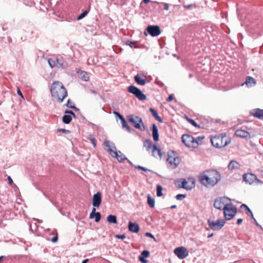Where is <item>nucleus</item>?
I'll list each match as a JSON object with an SVG mask.
<instances>
[{
    "mask_svg": "<svg viewBox=\"0 0 263 263\" xmlns=\"http://www.w3.org/2000/svg\"><path fill=\"white\" fill-rule=\"evenodd\" d=\"M48 62L51 68L57 67L56 58L48 59Z\"/></svg>",
    "mask_w": 263,
    "mask_h": 263,
    "instance_id": "obj_33",
    "label": "nucleus"
},
{
    "mask_svg": "<svg viewBox=\"0 0 263 263\" xmlns=\"http://www.w3.org/2000/svg\"><path fill=\"white\" fill-rule=\"evenodd\" d=\"M143 146L145 148L146 151L155 158H159L161 159L163 153L157 144H153V142L149 139H146L143 142Z\"/></svg>",
    "mask_w": 263,
    "mask_h": 263,
    "instance_id": "obj_3",
    "label": "nucleus"
},
{
    "mask_svg": "<svg viewBox=\"0 0 263 263\" xmlns=\"http://www.w3.org/2000/svg\"><path fill=\"white\" fill-rule=\"evenodd\" d=\"M8 182H9V183L10 185H15V184H14L13 181L10 176L8 177Z\"/></svg>",
    "mask_w": 263,
    "mask_h": 263,
    "instance_id": "obj_52",
    "label": "nucleus"
},
{
    "mask_svg": "<svg viewBox=\"0 0 263 263\" xmlns=\"http://www.w3.org/2000/svg\"><path fill=\"white\" fill-rule=\"evenodd\" d=\"M77 73L79 75V78L84 81H88L89 80V77L87 74V73L83 70H79L77 71Z\"/></svg>",
    "mask_w": 263,
    "mask_h": 263,
    "instance_id": "obj_23",
    "label": "nucleus"
},
{
    "mask_svg": "<svg viewBox=\"0 0 263 263\" xmlns=\"http://www.w3.org/2000/svg\"><path fill=\"white\" fill-rule=\"evenodd\" d=\"M186 197L185 194H178L176 196V199L178 200H182Z\"/></svg>",
    "mask_w": 263,
    "mask_h": 263,
    "instance_id": "obj_42",
    "label": "nucleus"
},
{
    "mask_svg": "<svg viewBox=\"0 0 263 263\" xmlns=\"http://www.w3.org/2000/svg\"><path fill=\"white\" fill-rule=\"evenodd\" d=\"M102 201L101 194L100 192H97L96 194L93 195L92 205L94 207H99L101 204Z\"/></svg>",
    "mask_w": 263,
    "mask_h": 263,
    "instance_id": "obj_17",
    "label": "nucleus"
},
{
    "mask_svg": "<svg viewBox=\"0 0 263 263\" xmlns=\"http://www.w3.org/2000/svg\"><path fill=\"white\" fill-rule=\"evenodd\" d=\"M139 260L142 263H147V260L146 259H145L144 257H142L141 256L139 257Z\"/></svg>",
    "mask_w": 263,
    "mask_h": 263,
    "instance_id": "obj_55",
    "label": "nucleus"
},
{
    "mask_svg": "<svg viewBox=\"0 0 263 263\" xmlns=\"http://www.w3.org/2000/svg\"><path fill=\"white\" fill-rule=\"evenodd\" d=\"M152 136L155 141H158L159 139L158 129L155 123L152 125Z\"/></svg>",
    "mask_w": 263,
    "mask_h": 263,
    "instance_id": "obj_22",
    "label": "nucleus"
},
{
    "mask_svg": "<svg viewBox=\"0 0 263 263\" xmlns=\"http://www.w3.org/2000/svg\"><path fill=\"white\" fill-rule=\"evenodd\" d=\"M212 145L216 148H221L226 146L230 142L226 134L215 136L211 138Z\"/></svg>",
    "mask_w": 263,
    "mask_h": 263,
    "instance_id": "obj_4",
    "label": "nucleus"
},
{
    "mask_svg": "<svg viewBox=\"0 0 263 263\" xmlns=\"http://www.w3.org/2000/svg\"><path fill=\"white\" fill-rule=\"evenodd\" d=\"M96 213H92L91 212L90 215H89V218L90 219L93 218L95 217V216L96 215Z\"/></svg>",
    "mask_w": 263,
    "mask_h": 263,
    "instance_id": "obj_59",
    "label": "nucleus"
},
{
    "mask_svg": "<svg viewBox=\"0 0 263 263\" xmlns=\"http://www.w3.org/2000/svg\"><path fill=\"white\" fill-rule=\"evenodd\" d=\"M199 180L205 187H213L221 180V175L216 170H206L199 175Z\"/></svg>",
    "mask_w": 263,
    "mask_h": 263,
    "instance_id": "obj_1",
    "label": "nucleus"
},
{
    "mask_svg": "<svg viewBox=\"0 0 263 263\" xmlns=\"http://www.w3.org/2000/svg\"><path fill=\"white\" fill-rule=\"evenodd\" d=\"M137 42H134L130 40H127L125 42V44L127 46H129L131 48H138V47L135 45Z\"/></svg>",
    "mask_w": 263,
    "mask_h": 263,
    "instance_id": "obj_34",
    "label": "nucleus"
},
{
    "mask_svg": "<svg viewBox=\"0 0 263 263\" xmlns=\"http://www.w3.org/2000/svg\"><path fill=\"white\" fill-rule=\"evenodd\" d=\"M116 237L119 239H124V238H126V235L125 234H118L116 235Z\"/></svg>",
    "mask_w": 263,
    "mask_h": 263,
    "instance_id": "obj_50",
    "label": "nucleus"
},
{
    "mask_svg": "<svg viewBox=\"0 0 263 263\" xmlns=\"http://www.w3.org/2000/svg\"><path fill=\"white\" fill-rule=\"evenodd\" d=\"M127 118L129 122L136 128L140 129L141 131L144 130V125L141 117L133 115H130L127 117Z\"/></svg>",
    "mask_w": 263,
    "mask_h": 263,
    "instance_id": "obj_7",
    "label": "nucleus"
},
{
    "mask_svg": "<svg viewBox=\"0 0 263 263\" xmlns=\"http://www.w3.org/2000/svg\"><path fill=\"white\" fill-rule=\"evenodd\" d=\"M181 140L182 143L188 147L195 148L198 146V144L197 142H196V139L190 135H183L181 137Z\"/></svg>",
    "mask_w": 263,
    "mask_h": 263,
    "instance_id": "obj_9",
    "label": "nucleus"
},
{
    "mask_svg": "<svg viewBox=\"0 0 263 263\" xmlns=\"http://www.w3.org/2000/svg\"><path fill=\"white\" fill-rule=\"evenodd\" d=\"M147 203L150 208H154L155 204L154 198H152L149 194L147 195Z\"/></svg>",
    "mask_w": 263,
    "mask_h": 263,
    "instance_id": "obj_32",
    "label": "nucleus"
},
{
    "mask_svg": "<svg viewBox=\"0 0 263 263\" xmlns=\"http://www.w3.org/2000/svg\"><path fill=\"white\" fill-rule=\"evenodd\" d=\"M174 99V97L173 96V95H170L168 98L166 99V101L167 102H171L172 101V100H173Z\"/></svg>",
    "mask_w": 263,
    "mask_h": 263,
    "instance_id": "obj_54",
    "label": "nucleus"
},
{
    "mask_svg": "<svg viewBox=\"0 0 263 263\" xmlns=\"http://www.w3.org/2000/svg\"><path fill=\"white\" fill-rule=\"evenodd\" d=\"M143 2L145 4H147V3H148L150 2V0H143Z\"/></svg>",
    "mask_w": 263,
    "mask_h": 263,
    "instance_id": "obj_63",
    "label": "nucleus"
},
{
    "mask_svg": "<svg viewBox=\"0 0 263 263\" xmlns=\"http://www.w3.org/2000/svg\"><path fill=\"white\" fill-rule=\"evenodd\" d=\"M89 139L90 140V141L91 142L93 147H96V139L94 138V137H91L90 138H89Z\"/></svg>",
    "mask_w": 263,
    "mask_h": 263,
    "instance_id": "obj_47",
    "label": "nucleus"
},
{
    "mask_svg": "<svg viewBox=\"0 0 263 263\" xmlns=\"http://www.w3.org/2000/svg\"><path fill=\"white\" fill-rule=\"evenodd\" d=\"M92 93H93V94H98V92L93 90V89H90V90H89Z\"/></svg>",
    "mask_w": 263,
    "mask_h": 263,
    "instance_id": "obj_60",
    "label": "nucleus"
},
{
    "mask_svg": "<svg viewBox=\"0 0 263 263\" xmlns=\"http://www.w3.org/2000/svg\"><path fill=\"white\" fill-rule=\"evenodd\" d=\"M88 13V11L85 10L82 13H81L77 17L78 20H80L84 18Z\"/></svg>",
    "mask_w": 263,
    "mask_h": 263,
    "instance_id": "obj_38",
    "label": "nucleus"
},
{
    "mask_svg": "<svg viewBox=\"0 0 263 263\" xmlns=\"http://www.w3.org/2000/svg\"><path fill=\"white\" fill-rule=\"evenodd\" d=\"M164 9L165 10H168V9H169V4H167V3H165L164 4Z\"/></svg>",
    "mask_w": 263,
    "mask_h": 263,
    "instance_id": "obj_57",
    "label": "nucleus"
},
{
    "mask_svg": "<svg viewBox=\"0 0 263 263\" xmlns=\"http://www.w3.org/2000/svg\"><path fill=\"white\" fill-rule=\"evenodd\" d=\"M72 120V117L70 115H64L62 117V121L64 123L68 124L70 123Z\"/></svg>",
    "mask_w": 263,
    "mask_h": 263,
    "instance_id": "obj_31",
    "label": "nucleus"
},
{
    "mask_svg": "<svg viewBox=\"0 0 263 263\" xmlns=\"http://www.w3.org/2000/svg\"><path fill=\"white\" fill-rule=\"evenodd\" d=\"M127 90L129 92L134 95L140 101L146 99V95L139 88L134 85H130Z\"/></svg>",
    "mask_w": 263,
    "mask_h": 263,
    "instance_id": "obj_10",
    "label": "nucleus"
},
{
    "mask_svg": "<svg viewBox=\"0 0 263 263\" xmlns=\"http://www.w3.org/2000/svg\"><path fill=\"white\" fill-rule=\"evenodd\" d=\"M94 218H95V222H99L101 219V215L100 213L98 212H97Z\"/></svg>",
    "mask_w": 263,
    "mask_h": 263,
    "instance_id": "obj_41",
    "label": "nucleus"
},
{
    "mask_svg": "<svg viewBox=\"0 0 263 263\" xmlns=\"http://www.w3.org/2000/svg\"><path fill=\"white\" fill-rule=\"evenodd\" d=\"M167 162L170 164L173 168H175L180 163V159L177 156V154L173 151L167 152Z\"/></svg>",
    "mask_w": 263,
    "mask_h": 263,
    "instance_id": "obj_8",
    "label": "nucleus"
},
{
    "mask_svg": "<svg viewBox=\"0 0 263 263\" xmlns=\"http://www.w3.org/2000/svg\"><path fill=\"white\" fill-rule=\"evenodd\" d=\"M147 32L152 36H157L161 33V30L158 25H149L146 28Z\"/></svg>",
    "mask_w": 263,
    "mask_h": 263,
    "instance_id": "obj_14",
    "label": "nucleus"
},
{
    "mask_svg": "<svg viewBox=\"0 0 263 263\" xmlns=\"http://www.w3.org/2000/svg\"><path fill=\"white\" fill-rule=\"evenodd\" d=\"M256 80L254 78L250 76H248L246 78L245 83L248 86V87H251L253 85L256 84Z\"/></svg>",
    "mask_w": 263,
    "mask_h": 263,
    "instance_id": "obj_25",
    "label": "nucleus"
},
{
    "mask_svg": "<svg viewBox=\"0 0 263 263\" xmlns=\"http://www.w3.org/2000/svg\"><path fill=\"white\" fill-rule=\"evenodd\" d=\"M113 114L116 116V117L118 118L120 120L124 118L123 116H122L119 112L116 111H114Z\"/></svg>",
    "mask_w": 263,
    "mask_h": 263,
    "instance_id": "obj_46",
    "label": "nucleus"
},
{
    "mask_svg": "<svg viewBox=\"0 0 263 263\" xmlns=\"http://www.w3.org/2000/svg\"><path fill=\"white\" fill-rule=\"evenodd\" d=\"M104 144L106 147H108V152H109L110 154H111V153H112L114 155H112V156L116 158L119 162H122L126 160L128 161V163L132 164V163L120 151H119L118 152L116 151L112 150L111 148H110V142L109 141H105L104 142ZM112 144L114 145V143H112ZM113 147L115 149V150H116V148L115 146H114Z\"/></svg>",
    "mask_w": 263,
    "mask_h": 263,
    "instance_id": "obj_5",
    "label": "nucleus"
},
{
    "mask_svg": "<svg viewBox=\"0 0 263 263\" xmlns=\"http://www.w3.org/2000/svg\"><path fill=\"white\" fill-rule=\"evenodd\" d=\"M72 102L71 101L70 99L68 100L67 103L66 104V106L72 108L76 110H78V108H77L74 105L72 104Z\"/></svg>",
    "mask_w": 263,
    "mask_h": 263,
    "instance_id": "obj_36",
    "label": "nucleus"
},
{
    "mask_svg": "<svg viewBox=\"0 0 263 263\" xmlns=\"http://www.w3.org/2000/svg\"><path fill=\"white\" fill-rule=\"evenodd\" d=\"M65 113L69 114L68 115H70L71 117L72 116L74 118H76V116L75 114L71 110L66 109L65 111Z\"/></svg>",
    "mask_w": 263,
    "mask_h": 263,
    "instance_id": "obj_44",
    "label": "nucleus"
},
{
    "mask_svg": "<svg viewBox=\"0 0 263 263\" xmlns=\"http://www.w3.org/2000/svg\"><path fill=\"white\" fill-rule=\"evenodd\" d=\"M222 210L225 219L228 220L232 219L237 213L236 207L232 203L225 204Z\"/></svg>",
    "mask_w": 263,
    "mask_h": 263,
    "instance_id": "obj_6",
    "label": "nucleus"
},
{
    "mask_svg": "<svg viewBox=\"0 0 263 263\" xmlns=\"http://www.w3.org/2000/svg\"><path fill=\"white\" fill-rule=\"evenodd\" d=\"M135 82L139 85L143 86L146 84V80L142 79L138 74L136 75L134 77Z\"/></svg>",
    "mask_w": 263,
    "mask_h": 263,
    "instance_id": "obj_28",
    "label": "nucleus"
},
{
    "mask_svg": "<svg viewBox=\"0 0 263 263\" xmlns=\"http://www.w3.org/2000/svg\"><path fill=\"white\" fill-rule=\"evenodd\" d=\"M91 213H97L96 209L95 207L93 206V208H92Z\"/></svg>",
    "mask_w": 263,
    "mask_h": 263,
    "instance_id": "obj_61",
    "label": "nucleus"
},
{
    "mask_svg": "<svg viewBox=\"0 0 263 263\" xmlns=\"http://www.w3.org/2000/svg\"><path fill=\"white\" fill-rule=\"evenodd\" d=\"M149 111L151 112L152 116L159 122L162 123L163 122V119L158 115V112L156 110H155L154 109L152 108H149Z\"/></svg>",
    "mask_w": 263,
    "mask_h": 263,
    "instance_id": "obj_26",
    "label": "nucleus"
},
{
    "mask_svg": "<svg viewBox=\"0 0 263 263\" xmlns=\"http://www.w3.org/2000/svg\"><path fill=\"white\" fill-rule=\"evenodd\" d=\"M187 120L189 121V122L190 123L194 126L196 127H199V125L195 122V120L189 118H187Z\"/></svg>",
    "mask_w": 263,
    "mask_h": 263,
    "instance_id": "obj_39",
    "label": "nucleus"
},
{
    "mask_svg": "<svg viewBox=\"0 0 263 263\" xmlns=\"http://www.w3.org/2000/svg\"><path fill=\"white\" fill-rule=\"evenodd\" d=\"M193 7H195L196 5L195 4H190V5H184V7L186 9H190Z\"/></svg>",
    "mask_w": 263,
    "mask_h": 263,
    "instance_id": "obj_53",
    "label": "nucleus"
},
{
    "mask_svg": "<svg viewBox=\"0 0 263 263\" xmlns=\"http://www.w3.org/2000/svg\"><path fill=\"white\" fill-rule=\"evenodd\" d=\"M162 190L163 187L161 185H157L156 194L158 197H161L163 195Z\"/></svg>",
    "mask_w": 263,
    "mask_h": 263,
    "instance_id": "obj_35",
    "label": "nucleus"
},
{
    "mask_svg": "<svg viewBox=\"0 0 263 263\" xmlns=\"http://www.w3.org/2000/svg\"><path fill=\"white\" fill-rule=\"evenodd\" d=\"M243 180L247 183L251 184L256 181L260 182V180L258 179L256 176L252 173H247L243 175Z\"/></svg>",
    "mask_w": 263,
    "mask_h": 263,
    "instance_id": "obj_15",
    "label": "nucleus"
},
{
    "mask_svg": "<svg viewBox=\"0 0 263 263\" xmlns=\"http://www.w3.org/2000/svg\"><path fill=\"white\" fill-rule=\"evenodd\" d=\"M243 221V219L242 218H239L237 219V224L238 225H239L241 223V222H242Z\"/></svg>",
    "mask_w": 263,
    "mask_h": 263,
    "instance_id": "obj_58",
    "label": "nucleus"
},
{
    "mask_svg": "<svg viewBox=\"0 0 263 263\" xmlns=\"http://www.w3.org/2000/svg\"><path fill=\"white\" fill-rule=\"evenodd\" d=\"M17 93L18 94V95L19 96H20L23 100H24V96L23 95V93H22L20 89L17 87Z\"/></svg>",
    "mask_w": 263,
    "mask_h": 263,
    "instance_id": "obj_51",
    "label": "nucleus"
},
{
    "mask_svg": "<svg viewBox=\"0 0 263 263\" xmlns=\"http://www.w3.org/2000/svg\"><path fill=\"white\" fill-rule=\"evenodd\" d=\"M251 115L259 119H263V109L260 108H255L252 109L250 111Z\"/></svg>",
    "mask_w": 263,
    "mask_h": 263,
    "instance_id": "obj_19",
    "label": "nucleus"
},
{
    "mask_svg": "<svg viewBox=\"0 0 263 263\" xmlns=\"http://www.w3.org/2000/svg\"><path fill=\"white\" fill-rule=\"evenodd\" d=\"M252 219L254 221V222L255 223V224L258 226V227H261V226L258 223V222H257L256 220L255 219V218H254V216H253V217H251Z\"/></svg>",
    "mask_w": 263,
    "mask_h": 263,
    "instance_id": "obj_56",
    "label": "nucleus"
},
{
    "mask_svg": "<svg viewBox=\"0 0 263 263\" xmlns=\"http://www.w3.org/2000/svg\"><path fill=\"white\" fill-rule=\"evenodd\" d=\"M203 137L199 136L197 137V139H196V142H197L198 146L199 145L201 144L202 142V140L203 139Z\"/></svg>",
    "mask_w": 263,
    "mask_h": 263,
    "instance_id": "obj_45",
    "label": "nucleus"
},
{
    "mask_svg": "<svg viewBox=\"0 0 263 263\" xmlns=\"http://www.w3.org/2000/svg\"><path fill=\"white\" fill-rule=\"evenodd\" d=\"M58 131L59 132H62V133H67V134H69L70 132V130H69L68 129H63V128H58Z\"/></svg>",
    "mask_w": 263,
    "mask_h": 263,
    "instance_id": "obj_48",
    "label": "nucleus"
},
{
    "mask_svg": "<svg viewBox=\"0 0 263 263\" xmlns=\"http://www.w3.org/2000/svg\"><path fill=\"white\" fill-rule=\"evenodd\" d=\"M89 259H84V260H83V261L82 262V263H87Z\"/></svg>",
    "mask_w": 263,
    "mask_h": 263,
    "instance_id": "obj_62",
    "label": "nucleus"
},
{
    "mask_svg": "<svg viewBox=\"0 0 263 263\" xmlns=\"http://www.w3.org/2000/svg\"><path fill=\"white\" fill-rule=\"evenodd\" d=\"M228 199V198L224 197H219L216 198L214 201V206L218 210L222 209L223 206L226 204V200Z\"/></svg>",
    "mask_w": 263,
    "mask_h": 263,
    "instance_id": "obj_16",
    "label": "nucleus"
},
{
    "mask_svg": "<svg viewBox=\"0 0 263 263\" xmlns=\"http://www.w3.org/2000/svg\"><path fill=\"white\" fill-rule=\"evenodd\" d=\"M135 167L139 170H141L144 172H152L151 170L148 169L145 167L142 166L141 165H136Z\"/></svg>",
    "mask_w": 263,
    "mask_h": 263,
    "instance_id": "obj_40",
    "label": "nucleus"
},
{
    "mask_svg": "<svg viewBox=\"0 0 263 263\" xmlns=\"http://www.w3.org/2000/svg\"><path fill=\"white\" fill-rule=\"evenodd\" d=\"M120 121H121V126H122V127L123 128H125L126 130L129 132V133H130L131 132V128L130 127V126L128 125L126 120L124 118H123L122 119H121V120H120Z\"/></svg>",
    "mask_w": 263,
    "mask_h": 263,
    "instance_id": "obj_27",
    "label": "nucleus"
},
{
    "mask_svg": "<svg viewBox=\"0 0 263 263\" xmlns=\"http://www.w3.org/2000/svg\"><path fill=\"white\" fill-rule=\"evenodd\" d=\"M145 236L146 237H150L152 238L155 241L157 242V240H156V238L155 237L154 235L152 234L150 232H146L145 233Z\"/></svg>",
    "mask_w": 263,
    "mask_h": 263,
    "instance_id": "obj_43",
    "label": "nucleus"
},
{
    "mask_svg": "<svg viewBox=\"0 0 263 263\" xmlns=\"http://www.w3.org/2000/svg\"><path fill=\"white\" fill-rule=\"evenodd\" d=\"M208 225L209 228L213 231H218L220 230L224 225L226 221L224 219H218L215 221L208 220Z\"/></svg>",
    "mask_w": 263,
    "mask_h": 263,
    "instance_id": "obj_11",
    "label": "nucleus"
},
{
    "mask_svg": "<svg viewBox=\"0 0 263 263\" xmlns=\"http://www.w3.org/2000/svg\"><path fill=\"white\" fill-rule=\"evenodd\" d=\"M174 252L180 259H183L189 255V251L184 247H179L175 249Z\"/></svg>",
    "mask_w": 263,
    "mask_h": 263,
    "instance_id": "obj_13",
    "label": "nucleus"
},
{
    "mask_svg": "<svg viewBox=\"0 0 263 263\" xmlns=\"http://www.w3.org/2000/svg\"><path fill=\"white\" fill-rule=\"evenodd\" d=\"M58 239V233H56V235L51 239V242L55 243L57 242Z\"/></svg>",
    "mask_w": 263,
    "mask_h": 263,
    "instance_id": "obj_49",
    "label": "nucleus"
},
{
    "mask_svg": "<svg viewBox=\"0 0 263 263\" xmlns=\"http://www.w3.org/2000/svg\"><path fill=\"white\" fill-rule=\"evenodd\" d=\"M128 230L130 232L133 233H137L140 230V227L139 224L136 222H133L132 221H129L128 223Z\"/></svg>",
    "mask_w": 263,
    "mask_h": 263,
    "instance_id": "obj_20",
    "label": "nucleus"
},
{
    "mask_svg": "<svg viewBox=\"0 0 263 263\" xmlns=\"http://www.w3.org/2000/svg\"><path fill=\"white\" fill-rule=\"evenodd\" d=\"M240 209H245L246 210V214L248 216H251V217H253V214L249 206L246 204H242L240 205Z\"/></svg>",
    "mask_w": 263,
    "mask_h": 263,
    "instance_id": "obj_29",
    "label": "nucleus"
},
{
    "mask_svg": "<svg viewBox=\"0 0 263 263\" xmlns=\"http://www.w3.org/2000/svg\"><path fill=\"white\" fill-rule=\"evenodd\" d=\"M29 230L31 231V232H33V230L32 229V227H31V223L29 222Z\"/></svg>",
    "mask_w": 263,
    "mask_h": 263,
    "instance_id": "obj_64",
    "label": "nucleus"
},
{
    "mask_svg": "<svg viewBox=\"0 0 263 263\" xmlns=\"http://www.w3.org/2000/svg\"><path fill=\"white\" fill-rule=\"evenodd\" d=\"M56 63L57 67L59 69H66L68 66L67 62L62 57L56 58Z\"/></svg>",
    "mask_w": 263,
    "mask_h": 263,
    "instance_id": "obj_18",
    "label": "nucleus"
},
{
    "mask_svg": "<svg viewBox=\"0 0 263 263\" xmlns=\"http://www.w3.org/2000/svg\"><path fill=\"white\" fill-rule=\"evenodd\" d=\"M52 97L54 98L59 103H62L67 97L68 93L66 88L62 83L59 81H54L50 88Z\"/></svg>",
    "mask_w": 263,
    "mask_h": 263,
    "instance_id": "obj_2",
    "label": "nucleus"
},
{
    "mask_svg": "<svg viewBox=\"0 0 263 263\" xmlns=\"http://www.w3.org/2000/svg\"><path fill=\"white\" fill-rule=\"evenodd\" d=\"M177 182L179 183V188H182L187 191L191 190L195 186V181L194 179H192V181L190 184H189V182L185 179H179Z\"/></svg>",
    "mask_w": 263,
    "mask_h": 263,
    "instance_id": "obj_12",
    "label": "nucleus"
},
{
    "mask_svg": "<svg viewBox=\"0 0 263 263\" xmlns=\"http://www.w3.org/2000/svg\"><path fill=\"white\" fill-rule=\"evenodd\" d=\"M235 135L241 138H248L250 137V133L243 129H237L235 132Z\"/></svg>",
    "mask_w": 263,
    "mask_h": 263,
    "instance_id": "obj_21",
    "label": "nucleus"
},
{
    "mask_svg": "<svg viewBox=\"0 0 263 263\" xmlns=\"http://www.w3.org/2000/svg\"><path fill=\"white\" fill-rule=\"evenodd\" d=\"M240 167V164L235 160H232L229 163L228 165V168L229 170L232 171L236 169H239Z\"/></svg>",
    "mask_w": 263,
    "mask_h": 263,
    "instance_id": "obj_24",
    "label": "nucleus"
},
{
    "mask_svg": "<svg viewBox=\"0 0 263 263\" xmlns=\"http://www.w3.org/2000/svg\"><path fill=\"white\" fill-rule=\"evenodd\" d=\"M107 221L110 223H117V217L113 215H109L107 217Z\"/></svg>",
    "mask_w": 263,
    "mask_h": 263,
    "instance_id": "obj_30",
    "label": "nucleus"
},
{
    "mask_svg": "<svg viewBox=\"0 0 263 263\" xmlns=\"http://www.w3.org/2000/svg\"><path fill=\"white\" fill-rule=\"evenodd\" d=\"M149 256V251L148 250H144L141 252V255L140 256H141L144 258H147Z\"/></svg>",
    "mask_w": 263,
    "mask_h": 263,
    "instance_id": "obj_37",
    "label": "nucleus"
}]
</instances>
